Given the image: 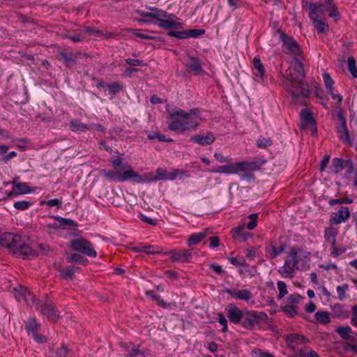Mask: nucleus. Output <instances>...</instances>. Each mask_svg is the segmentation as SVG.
<instances>
[{
    "label": "nucleus",
    "instance_id": "nucleus-1",
    "mask_svg": "<svg viewBox=\"0 0 357 357\" xmlns=\"http://www.w3.org/2000/svg\"><path fill=\"white\" fill-rule=\"evenodd\" d=\"M114 170H101L100 174L109 181H117L124 183L128 180L133 179L136 183H143L146 182H156L160 180L174 181L169 177L172 175V171L168 172L166 169L157 168L156 176L150 177L149 174L142 176L133 170L132 166L123 162L121 157H117L112 162Z\"/></svg>",
    "mask_w": 357,
    "mask_h": 357
},
{
    "label": "nucleus",
    "instance_id": "nucleus-2",
    "mask_svg": "<svg viewBox=\"0 0 357 357\" xmlns=\"http://www.w3.org/2000/svg\"><path fill=\"white\" fill-rule=\"evenodd\" d=\"M166 110L169 116L168 129L178 134L195 130L202 121L200 110L197 108L185 112L168 105Z\"/></svg>",
    "mask_w": 357,
    "mask_h": 357
},
{
    "label": "nucleus",
    "instance_id": "nucleus-3",
    "mask_svg": "<svg viewBox=\"0 0 357 357\" xmlns=\"http://www.w3.org/2000/svg\"><path fill=\"white\" fill-rule=\"evenodd\" d=\"M304 76L302 63L295 59L287 70L283 82L285 88L291 93L295 100L299 97L305 98L308 96V85L303 82Z\"/></svg>",
    "mask_w": 357,
    "mask_h": 357
},
{
    "label": "nucleus",
    "instance_id": "nucleus-4",
    "mask_svg": "<svg viewBox=\"0 0 357 357\" xmlns=\"http://www.w3.org/2000/svg\"><path fill=\"white\" fill-rule=\"evenodd\" d=\"M146 8L149 10V12L140 10H136V13L144 18L138 20L139 22L151 23V21L149 19L152 18L158 21L159 27L165 29H180L183 28V23L174 15L169 14L166 11L156 7L146 6Z\"/></svg>",
    "mask_w": 357,
    "mask_h": 357
},
{
    "label": "nucleus",
    "instance_id": "nucleus-5",
    "mask_svg": "<svg viewBox=\"0 0 357 357\" xmlns=\"http://www.w3.org/2000/svg\"><path fill=\"white\" fill-rule=\"evenodd\" d=\"M309 17L318 33H324L328 30V24L324 17L322 4H310Z\"/></svg>",
    "mask_w": 357,
    "mask_h": 357
},
{
    "label": "nucleus",
    "instance_id": "nucleus-6",
    "mask_svg": "<svg viewBox=\"0 0 357 357\" xmlns=\"http://www.w3.org/2000/svg\"><path fill=\"white\" fill-rule=\"evenodd\" d=\"M260 164L257 161H245L235 163V174L241 179L251 181L254 178L253 172L259 169Z\"/></svg>",
    "mask_w": 357,
    "mask_h": 357
},
{
    "label": "nucleus",
    "instance_id": "nucleus-7",
    "mask_svg": "<svg viewBox=\"0 0 357 357\" xmlns=\"http://www.w3.org/2000/svg\"><path fill=\"white\" fill-rule=\"evenodd\" d=\"M70 248L89 257L95 258L97 253L91 242L82 237H78L70 241Z\"/></svg>",
    "mask_w": 357,
    "mask_h": 357
},
{
    "label": "nucleus",
    "instance_id": "nucleus-8",
    "mask_svg": "<svg viewBox=\"0 0 357 357\" xmlns=\"http://www.w3.org/2000/svg\"><path fill=\"white\" fill-rule=\"evenodd\" d=\"M290 252L291 254L294 255V259L299 271H306L310 268L311 259V254L310 252L298 247L291 248Z\"/></svg>",
    "mask_w": 357,
    "mask_h": 357
},
{
    "label": "nucleus",
    "instance_id": "nucleus-9",
    "mask_svg": "<svg viewBox=\"0 0 357 357\" xmlns=\"http://www.w3.org/2000/svg\"><path fill=\"white\" fill-rule=\"evenodd\" d=\"M298 270L299 269L296 265L294 255H292L289 251L286 257L283 266L280 267L278 271L282 278L291 279L296 275V271Z\"/></svg>",
    "mask_w": 357,
    "mask_h": 357
},
{
    "label": "nucleus",
    "instance_id": "nucleus-10",
    "mask_svg": "<svg viewBox=\"0 0 357 357\" xmlns=\"http://www.w3.org/2000/svg\"><path fill=\"white\" fill-rule=\"evenodd\" d=\"M41 325L33 317H30L25 324V328L29 335H31L38 343H44L47 341L45 335L39 334Z\"/></svg>",
    "mask_w": 357,
    "mask_h": 357
},
{
    "label": "nucleus",
    "instance_id": "nucleus-11",
    "mask_svg": "<svg viewBox=\"0 0 357 357\" xmlns=\"http://www.w3.org/2000/svg\"><path fill=\"white\" fill-rule=\"evenodd\" d=\"M170 30L168 32V36L178 39L195 38L205 33V31L202 29H192L186 31H179V29H174Z\"/></svg>",
    "mask_w": 357,
    "mask_h": 357
},
{
    "label": "nucleus",
    "instance_id": "nucleus-12",
    "mask_svg": "<svg viewBox=\"0 0 357 357\" xmlns=\"http://www.w3.org/2000/svg\"><path fill=\"white\" fill-rule=\"evenodd\" d=\"M243 315L241 325L247 329H251L261 321H266L268 317L266 314H245Z\"/></svg>",
    "mask_w": 357,
    "mask_h": 357
},
{
    "label": "nucleus",
    "instance_id": "nucleus-13",
    "mask_svg": "<svg viewBox=\"0 0 357 357\" xmlns=\"http://www.w3.org/2000/svg\"><path fill=\"white\" fill-rule=\"evenodd\" d=\"M21 237L11 233H3L0 236V245L6 247L13 253Z\"/></svg>",
    "mask_w": 357,
    "mask_h": 357
},
{
    "label": "nucleus",
    "instance_id": "nucleus-14",
    "mask_svg": "<svg viewBox=\"0 0 357 357\" xmlns=\"http://www.w3.org/2000/svg\"><path fill=\"white\" fill-rule=\"evenodd\" d=\"M285 341L287 347L292 350H296L298 347L309 342L307 337L297 333L288 334L285 337Z\"/></svg>",
    "mask_w": 357,
    "mask_h": 357
},
{
    "label": "nucleus",
    "instance_id": "nucleus-15",
    "mask_svg": "<svg viewBox=\"0 0 357 357\" xmlns=\"http://www.w3.org/2000/svg\"><path fill=\"white\" fill-rule=\"evenodd\" d=\"M283 51L293 56H298L301 53V50L296 41L291 37L282 35Z\"/></svg>",
    "mask_w": 357,
    "mask_h": 357
},
{
    "label": "nucleus",
    "instance_id": "nucleus-16",
    "mask_svg": "<svg viewBox=\"0 0 357 357\" xmlns=\"http://www.w3.org/2000/svg\"><path fill=\"white\" fill-rule=\"evenodd\" d=\"M122 347L127 352L129 357H149L150 355L146 349H141L139 345H134L132 343H123Z\"/></svg>",
    "mask_w": 357,
    "mask_h": 357
},
{
    "label": "nucleus",
    "instance_id": "nucleus-17",
    "mask_svg": "<svg viewBox=\"0 0 357 357\" xmlns=\"http://www.w3.org/2000/svg\"><path fill=\"white\" fill-rule=\"evenodd\" d=\"M13 254L16 257H21L22 259L32 258L36 255V252L32 248H31L28 245L22 243L21 241H19V243L13 252Z\"/></svg>",
    "mask_w": 357,
    "mask_h": 357
},
{
    "label": "nucleus",
    "instance_id": "nucleus-18",
    "mask_svg": "<svg viewBox=\"0 0 357 357\" xmlns=\"http://www.w3.org/2000/svg\"><path fill=\"white\" fill-rule=\"evenodd\" d=\"M301 297L298 294H291L284 301L282 309L284 312H297Z\"/></svg>",
    "mask_w": 357,
    "mask_h": 357
},
{
    "label": "nucleus",
    "instance_id": "nucleus-19",
    "mask_svg": "<svg viewBox=\"0 0 357 357\" xmlns=\"http://www.w3.org/2000/svg\"><path fill=\"white\" fill-rule=\"evenodd\" d=\"M15 297L18 301H24L28 304L31 302L34 303L35 296L33 295L32 292L30 291L26 287L20 286L17 288H15L14 291Z\"/></svg>",
    "mask_w": 357,
    "mask_h": 357
},
{
    "label": "nucleus",
    "instance_id": "nucleus-20",
    "mask_svg": "<svg viewBox=\"0 0 357 357\" xmlns=\"http://www.w3.org/2000/svg\"><path fill=\"white\" fill-rule=\"evenodd\" d=\"M171 260L174 262H188L192 259L190 250H172L169 252Z\"/></svg>",
    "mask_w": 357,
    "mask_h": 357
},
{
    "label": "nucleus",
    "instance_id": "nucleus-21",
    "mask_svg": "<svg viewBox=\"0 0 357 357\" xmlns=\"http://www.w3.org/2000/svg\"><path fill=\"white\" fill-rule=\"evenodd\" d=\"M224 292L228 294L233 298L245 301H248L252 298V294L248 289H225Z\"/></svg>",
    "mask_w": 357,
    "mask_h": 357
},
{
    "label": "nucleus",
    "instance_id": "nucleus-22",
    "mask_svg": "<svg viewBox=\"0 0 357 357\" xmlns=\"http://www.w3.org/2000/svg\"><path fill=\"white\" fill-rule=\"evenodd\" d=\"M340 119L341 121V126L337 130L338 137L343 143L351 145L352 142L347 128V121L342 115L340 116Z\"/></svg>",
    "mask_w": 357,
    "mask_h": 357
},
{
    "label": "nucleus",
    "instance_id": "nucleus-23",
    "mask_svg": "<svg viewBox=\"0 0 357 357\" xmlns=\"http://www.w3.org/2000/svg\"><path fill=\"white\" fill-rule=\"evenodd\" d=\"M350 217V211L347 207H341L338 211L334 213L333 218H331V221L336 224H341L342 222H345L349 220Z\"/></svg>",
    "mask_w": 357,
    "mask_h": 357
},
{
    "label": "nucleus",
    "instance_id": "nucleus-24",
    "mask_svg": "<svg viewBox=\"0 0 357 357\" xmlns=\"http://www.w3.org/2000/svg\"><path fill=\"white\" fill-rule=\"evenodd\" d=\"M301 124L303 128H314V120L312 112L307 109H303L300 114Z\"/></svg>",
    "mask_w": 357,
    "mask_h": 357
},
{
    "label": "nucleus",
    "instance_id": "nucleus-25",
    "mask_svg": "<svg viewBox=\"0 0 357 357\" xmlns=\"http://www.w3.org/2000/svg\"><path fill=\"white\" fill-rule=\"evenodd\" d=\"M210 233L208 229H204L199 232L195 233L189 236L187 241L188 246H192L199 244Z\"/></svg>",
    "mask_w": 357,
    "mask_h": 357
},
{
    "label": "nucleus",
    "instance_id": "nucleus-26",
    "mask_svg": "<svg viewBox=\"0 0 357 357\" xmlns=\"http://www.w3.org/2000/svg\"><path fill=\"white\" fill-rule=\"evenodd\" d=\"M191 140L199 145L205 146L212 144L215 140V137L211 132H207L206 135H195L192 137Z\"/></svg>",
    "mask_w": 357,
    "mask_h": 357
},
{
    "label": "nucleus",
    "instance_id": "nucleus-27",
    "mask_svg": "<svg viewBox=\"0 0 357 357\" xmlns=\"http://www.w3.org/2000/svg\"><path fill=\"white\" fill-rule=\"evenodd\" d=\"M233 238L239 241H243L251 237V234L245 230V225H241L232 229Z\"/></svg>",
    "mask_w": 357,
    "mask_h": 357
},
{
    "label": "nucleus",
    "instance_id": "nucleus-28",
    "mask_svg": "<svg viewBox=\"0 0 357 357\" xmlns=\"http://www.w3.org/2000/svg\"><path fill=\"white\" fill-rule=\"evenodd\" d=\"M321 4L323 5L324 14L326 12H328L330 17L334 18L335 20H337L340 18V15L332 0H326L325 3Z\"/></svg>",
    "mask_w": 357,
    "mask_h": 357
},
{
    "label": "nucleus",
    "instance_id": "nucleus-29",
    "mask_svg": "<svg viewBox=\"0 0 357 357\" xmlns=\"http://www.w3.org/2000/svg\"><path fill=\"white\" fill-rule=\"evenodd\" d=\"M335 331L342 339L347 340L348 342H354L355 338L351 335L352 330L349 326L339 327Z\"/></svg>",
    "mask_w": 357,
    "mask_h": 357
},
{
    "label": "nucleus",
    "instance_id": "nucleus-30",
    "mask_svg": "<svg viewBox=\"0 0 357 357\" xmlns=\"http://www.w3.org/2000/svg\"><path fill=\"white\" fill-rule=\"evenodd\" d=\"M303 318L306 320H308L311 322H314V317L316 321L321 323V324H328L330 322L331 319L329 317V314H314V316H310L312 314H303Z\"/></svg>",
    "mask_w": 357,
    "mask_h": 357
},
{
    "label": "nucleus",
    "instance_id": "nucleus-31",
    "mask_svg": "<svg viewBox=\"0 0 357 357\" xmlns=\"http://www.w3.org/2000/svg\"><path fill=\"white\" fill-rule=\"evenodd\" d=\"M34 190L31 189L26 183H14L13 192L17 195L28 194L33 192Z\"/></svg>",
    "mask_w": 357,
    "mask_h": 357
},
{
    "label": "nucleus",
    "instance_id": "nucleus-32",
    "mask_svg": "<svg viewBox=\"0 0 357 357\" xmlns=\"http://www.w3.org/2000/svg\"><path fill=\"white\" fill-rule=\"evenodd\" d=\"M208 172L211 173L235 174V164L230 165H222L217 167H213Z\"/></svg>",
    "mask_w": 357,
    "mask_h": 357
},
{
    "label": "nucleus",
    "instance_id": "nucleus-33",
    "mask_svg": "<svg viewBox=\"0 0 357 357\" xmlns=\"http://www.w3.org/2000/svg\"><path fill=\"white\" fill-rule=\"evenodd\" d=\"M71 130L74 132H85L86 130H91V126L81 123L79 121L75 120L70 123Z\"/></svg>",
    "mask_w": 357,
    "mask_h": 357
},
{
    "label": "nucleus",
    "instance_id": "nucleus-34",
    "mask_svg": "<svg viewBox=\"0 0 357 357\" xmlns=\"http://www.w3.org/2000/svg\"><path fill=\"white\" fill-rule=\"evenodd\" d=\"M253 65L255 68V75L262 79L264 76V68L258 57H255L253 59Z\"/></svg>",
    "mask_w": 357,
    "mask_h": 357
},
{
    "label": "nucleus",
    "instance_id": "nucleus-35",
    "mask_svg": "<svg viewBox=\"0 0 357 357\" xmlns=\"http://www.w3.org/2000/svg\"><path fill=\"white\" fill-rule=\"evenodd\" d=\"M192 63L188 66V67L194 72L195 75H200L204 73L203 68L201 66L199 61L195 59L192 58Z\"/></svg>",
    "mask_w": 357,
    "mask_h": 357
},
{
    "label": "nucleus",
    "instance_id": "nucleus-36",
    "mask_svg": "<svg viewBox=\"0 0 357 357\" xmlns=\"http://www.w3.org/2000/svg\"><path fill=\"white\" fill-rule=\"evenodd\" d=\"M337 234V231L335 229L327 228L325 230V238H326V241L332 245H335Z\"/></svg>",
    "mask_w": 357,
    "mask_h": 357
},
{
    "label": "nucleus",
    "instance_id": "nucleus-37",
    "mask_svg": "<svg viewBox=\"0 0 357 357\" xmlns=\"http://www.w3.org/2000/svg\"><path fill=\"white\" fill-rule=\"evenodd\" d=\"M146 295L147 297L155 301L159 305H160L162 307L166 306L165 302L159 296H158L154 291H153V290L146 291Z\"/></svg>",
    "mask_w": 357,
    "mask_h": 357
},
{
    "label": "nucleus",
    "instance_id": "nucleus-38",
    "mask_svg": "<svg viewBox=\"0 0 357 357\" xmlns=\"http://www.w3.org/2000/svg\"><path fill=\"white\" fill-rule=\"evenodd\" d=\"M333 172L338 173L344 169L343 161L339 158H334L331 166Z\"/></svg>",
    "mask_w": 357,
    "mask_h": 357
},
{
    "label": "nucleus",
    "instance_id": "nucleus-39",
    "mask_svg": "<svg viewBox=\"0 0 357 357\" xmlns=\"http://www.w3.org/2000/svg\"><path fill=\"white\" fill-rule=\"evenodd\" d=\"M349 290V285L344 284L337 287V297L340 301H343L347 298V291Z\"/></svg>",
    "mask_w": 357,
    "mask_h": 357
},
{
    "label": "nucleus",
    "instance_id": "nucleus-40",
    "mask_svg": "<svg viewBox=\"0 0 357 357\" xmlns=\"http://www.w3.org/2000/svg\"><path fill=\"white\" fill-rule=\"evenodd\" d=\"M188 173L186 171L182 169H174L172 170V175L170 178H174V180L179 178L183 179L185 177H188Z\"/></svg>",
    "mask_w": 357,
    "mask_h": 357
},
{
    "label": "nucleus",
    "instance_id": "nucleus-41",
    "mask_svg": "<svg viewBox=\"0 0 357 357\" xmlns=\"http://www.w3.org/2000/svg\"><path fill=\"white\" fill-rule=\"evenodd\" d=\"M277 287L279 291L278 298H282L288 294L287 284L283 281H278Z\"/></svg>",
    "mask_w": 357,
    "mask_h": 357
},
{
    "label": "nucleus",
    "instance_id": "nucleus-42",
    "mask_svg": "<svg viewBox=\"0 0 357 357\" xmlns=\"http://www.w3.org/2000/svg\"><path fill=\"white\" fill-rule=\"evenodd\" d=\"M272 144V140L270 138L261 136L257 139V146L261 149H266Z\"/></svg>",
    "mask_w": 357,
    "mask_h": 357
},
{
    "label": "nucleus",
    "instance_id": "nucleus-43",
    "mask_svg": "<svg viewBox=\"0 0 357 357\" xmlns=\"http://www.w3.org/2000/svg\"><path fill=\"white\" fill-rule=\"evenodd\" d=\"M32 203L26 200L17 201L14 203V207L20 211H24L31 206Z\"/></svg>",
    "mask_w": 357,
    "mask_h": 357
},
{
    "label": "nucleus",
    "instance_id": "nucleus-44",
    "mask_svg": "<svg viewBox=\"0 0 357 357\" xmlns=\"http://www.w3.org/2000/svg\"><path fill=\"white\" fill-rule=\"evenodd\" d=\"M40 204L41 205L45 204V205L48 206L49 207L56 206L58 208H61L62 206V202L61 199H50L47 201H42L40 202Z\"/></svg>",
    "mask_w": 357,
    "mask_h": 357
},
{
    "label": "nucleus",
    "instance_id": "nucleus-45",
    "mask_svg": "<svg viewBox=\"0 0 357 357\" xmlns=\"http://www.w3.org/2000/svg\"><path fill=\"white\" fill-rule=\"evenodd\" d=\"M348 68L354 77H357V69L356 67V61L354 57L348 59Z\"/></svg>",
    "mask_w": 357,
    "mask_h": 357
},
{
    "label": "nucleus",
    "instance_id": "nucleus-46",
    "mask_svg": "<svg viewBox=\"0 0 357 357\" xmlns=\"http://www.w3.org/2000/svg\"><path fill=\"white\" fill-rule=\"evenodd\" d=\"M248 218L250 219V222L247 225V228L250 230L254 229L257 225V213H252L249 215Z\"/></svg>",
    "mask_w": 357,
    "mask_h": 357
},
{
    "label": "nucleus",
    "instance_id": "nucleus-47",
    "mask_svg": "<svg viewBox=\"0 0 357 357\" xmlns=\"http://www.w3.org/2000/svg\"><path fill=\"white\" fill-rule=\"evenodd\" d=\"M354 199L349 197L340 198V199H334L329 201V204L331 206L335 204H351L353 203Z\"/></svg>",
    "mask_w": 357,
    "mask_h": 357
},
{
    "label": "nucleus",
    "instance_id": "nucleus-48",
    "mask_svg": "<svg viewBox=\"0 0 357 357\" xmlns=\"http://www.w3.org/2000/svg\"><path fill=\"white\" fill-rule=\"evenodd\" d=\"M323 79L324 81L325 86L328 91L333 90V86L334 84V82L332 78L330 77L328 73H324L323 74Z\"/></svg>",
    "mask_w": 357,
    "mask_h": 357
},
{
    "label": "nucleus",
    "instance_id": "nucleus-49",
    "mask_svg": "<svg viewBox=\"0 0 357 357\" xmlns=\"http://www.w3.org/2000/svg\"><path fill=\"white\" fill-rule=\"evenodd\" d=\"M229 319L231 322L234 324H242L243 314H229Z\"/></svg>",
    "mask_w": 357,
    "mask_h": 357
},
{
    "label": "nucleus",
    "instance_id": "nucleus-50",
    "mask_svg": "<svg viewBox=\"0 0 357 357\" xmlns=\"http://www.w3.org/2000/svg\"><path fill=\"white\" fill-rule=\"evenodd\" d=\"M75 269L73 267H68L63 269L61 273L62 277L66 279L70 278L74 275Z\"/></svg>",
    "mask_w": 357,
    "mask_h": 357
},
{
    "label": "nucleus",
    "instance_id": "nucleus-51",
    "mask_svg": "<svg viewBox=\"0 0 357 357\" xmlns=\"http://www.w3.org/2000/svg\"><path fill=\"white\" fill-rule=\"evenodd\" d=\"M215 158L221 163H230L232 162V158L230 157H225L219 153L214 154Z\"/></svg>",
    "mask_w": 357,
    "mask_h": 357
},
{
    "label": "nucleus",
    "instance_id": "nucleus-52",
    "mask_svg": "<svg viewBox=\"0 0 357 357\" xmlns=\"http://www.w3.org/2000/svg\"><path fill=\"white\" fill-rule=\"evenodd\" d=\"M284 251V247L283 246H271L270 253L272 255V257L273 258L276 257L279 255H280Z\"/></svg>",
    "mask_w": 357,
    "mask_h": 357
},
{
    "label": "nucleus",
    "instance_id": "nucleus-53",
    "mask_svg": "<svg viewBox=\"0 0 357 357\" xmlns=\"http://www.w3.org/2000/svg\"><path fill=\"white\" fill-rule=\"evenodd\" d=\"M17 156V152L15 151H10L8 154L0 156V161L3 162L4 163H7L10 159L15 158Z\"/></svg>",
    "mask_w": 357,
    "mask_h": 357
},
{
    "label": "nucleus",
    "instance_id": "nucleus-54",
    "mask_svg": "<svg viewBox=\"0 0 357 357\" xmlns=\"http://www.w3.org/2000/svg\"><path fill=\"white\" fill-rule=\"evenodd\" d=\"M138 218L142 220L144 222H146L149 225H155V223H156V220H153L149 217H147L146 215L142 214V213H139L138 214Z\"/></svg>",
    "mask_w": 357,
    "mask_h": 357
},
{
    "label": "nucleus",
    "instance_id": "nucleus-55",
    "mask_svg": "<svg viewBox=\"0 0 357 357\" xmlns=\"http://www.w3.org/2000/svg\"><path fill=\"white\" fill-rule=\"evenodd\" d=\"M219 318H218V322L222 326L221 331L222 332L227 331V319L222 315V314H218Z\"/></svg>",
    "mask_w": 357,
    "mask_h": 357
},
{
    "label": "nucleus",
    "instance_id": "nucleus-56",
    "mask_svg": "<svg viewBox=\"0 0 357 357\" xmlns=\"http://www.w3.org/2000/svg\"><path fill=\"white\" fill-rule=\"evenodd\" d=\"M146 254H155L160 252V248L158 247H154L151 245L144 246V251Z\"/></svg>",
    "mask_w": 357,
    "mask_h": 357
},
{
    "label": "nucleus",
    "instance_id": "nucleus-57",
    "mask_svg": "<svg viewBox=\"0 0 357 357\" xmlns=\"http://www.w3.org/2000/svg\"><path fill=\"white\" fill-rule=\"evenodd\" d=\"M126 61L128 64H129L130 66H144L146 65V63L143 61L135 59H126Z\"/></svg>",
    "mask_w": 357,
    "mask_h": 357
},
{
    "label": "nucleus",
    "instance_id": "nucleus-58",
    "mask_svg": "<svg viewBox=\"0 0 357 357\" xmlns=\"http://www.w3.org/2000/svg\"><path fill=\"white\" fill-rule=\"evenodd\" d=\"M149 138L151 139H158L160 142H172V139H170V138L167 139V138H166L165 137V135H160V134H158V133H155V134H154L153 135H149Z\"/></svg>",
    "mask_w": 357,
    "mask_h": 357
},
{
    "label": "nucleus",
    "instance_id": "nucleus-59",
    "mask_svg": "<svg viewBox=\"0 0 357 357\" xmlns=\"http://www.w3.org/2000/svg\"><path fill=\"white\" fill-rule=\"evenodd\" d=\"M345 251H346V249L343 247L337 248V247H335V245H332L331 254L333 256L337 257V256L345 252Z\"/></svg>",
    "mask_w": 357,
    "mask_h": 357
},
{
    "label": "nucleus",
    "instance_id": "nucleus-60",
    "mask_svg": "<svg viewBox=\"0 0 357 357\" xmlns=\"http://www.w3.org/2000/svg\"><path fill=\"white\" fill-rule=\"evenodd\" d=\"M300 354L301 356L306 357H319L318 354L313 350H310L308 352H305V349H301Z\"/></svg>",
    "mask_w": 357,
    "mask_h": 357
},
{
    "label": "nucleus",
    "instance_id": "nucleus-61",
    "mask_svg": "<svg viewBox=\"0 0 357 357\" xmlns=\"http://www.w3.org/2000/svg\"><path fill=\"white\" fill-rule=\"evenodd\" d=\"M38 252L42 255H46L50 250V246L47 245H45V244H40V245H38Z\"/></svg>",
    "mask_w": 357,
    "mask_h": 357
},
{
    "label": "nucleus",
    "instance_id": "nucleus-62",
    "mask_svg": "<svg viewBox=\"0 0 357 357\" xmlns=\"http://www.w3.org/2000/svg\"><path fill=\"white\" fill-rule=\"evenodd\" d=\"M209 241H210L209 246H210V248H211V249H214V248L218 247L220 245L219 238L217 236H213V237L210 238Z\"/></svg>",
    "mask_w": 357,
    "mask_h": 357
},
{
    "label": "nucleus",
    "instance_id": "nucleus-63",
    "mask_svg": "<svg viewBox=\"0 0 357 357\" xmlns=\"http://www.w3.org/2000/svg\"><path fill=\"white\" fill-rule=\"evenodd\" d=\"M84 36L82 34V31L79 33H77L73 36H69V38L73 42H79L84 39Z\"/></svg>",
    "mask_w": 357,
    "mask_h": 357
},
{
    "label": "nucleus",
    "instance_id": "nucleus-64",
    "mask_svg": "<svg viewBox=\"0 0 357 357\" xmlns=\"http://www.w3.org/2000/svg\"><path fill=\"white\" fill-rule=\"evenodd\" d=\"M229 261L234 265V266H241L243 264V259L242 258H238V257H229L228 259Z\"/></svg>",
    "mask_w": 357,
    "mask_h": 357
}]
</instances>
